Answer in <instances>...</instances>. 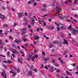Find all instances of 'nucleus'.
<instances>
[{"label":"nucleus","instance_id":"obj_40","mask_svg":"<svg viewBox=\"0 0 78 78\" xmlns=\"http://www.w3.org/2000/svg\"><path fill=\"white\" fill-rule=\"evenodd\" d=\"M69 34V38H70V37H71V34L70 33H69L68 34Z\"/></svg>","mask_w":78,"mask_h":78},{"label":"nucleus","instance_id":"obj_55","mask_svg":"<svg viewBox=\"0 0 78 78\" xmlns=\"http://www.w3.org/2000/svg\"><path fill=\"white\" fill-rule=\"evenodd\" d=\"M12 57H13V58H15V54H12Z\"/></svg>","mask_w":78,"mask_h":78},{"label":"nucleus","instance_id":"obj_14","mask_svg":"<svg viewBox=\"0 0 78 78\" xmlns=\"http://www.w3.org/2000/svg\"><path fill=\"white\" fill-rule=\"evenodd\" d=\"M9 25L8 24H5V25H4L3 26V27H4V28H5L6 27H9Z\"/></svg>","mask_w":78,"mask_h":78},{"label":"nucleus","instance_id":"obj_57","mask_svg":"<svg viewBox=\"0 0 78 78\" xmlns=\"http://www.w3.org/2000/svg\"><path fill=\"white\" fill-rule=\"evenodd\" d=\"M61 36L62 37H64V35L63 34H61Z\"/></svg>","mask_w":78,"mask_h":78},{"label":"nucleus","instance_id":"obj_21","mask_svg":"<svg viewBox=\"0 0 78 78\" xmlns=\"http://www.w3.org/2000/svg\"><path fill=\"white\" fill-rule=\"evenodd\" d=\"M21 34L22 35H25L26 34V32H22Z\"/></svg>","mask_w":78,"mask_h":78},{"label":"nucleus","instance_id":"obj_30","mask_svg":"<svg viewBox=\"0 0 78 78\" xmlns=\"http://www.w3.org/2000/svg\"><path fill=\"white\" fill-rule=\"evenodd\" d=\"M47 6L45 4H44L43 5V7H44V8H46Z\"/></svg>","mask_w":78,"mask_h":78},{"label":"nucleus","instance_id":"obj_45","mask_svg":"<svg viewBox=\"0 0 78 78\" xmlns=\"http://www.w3.org/2000/svg\"><path fill=\"white\" fill-rule=\"evenodd\" d=\"M23 30H24V31H26L27 30V29L26 28H23Z\"/></svg>","mask_w":78,"mask_h":78},{"label":"nucleus","instance_id":"obj_8","mask_svg":"<svg viewBox=\"0 0 78 78\" xmlns=\"http://www.w3.org/2000/svg\"><path fill=\"white\" fill-rule=\"evenodd\" d=\"M29 73H28V75H29L30 76H32V73H31V72H32V71L31 70L29 71Z\"/></svg>","mask_w":78,"mask_h":78},{"label":"nucleus","instance_id":"obj_51","mask_svg":"<svg viewBox=\"0 0 78 78\" xmlns=\"http://www.w3.org/2000/svg\"><path fill=\"white\" fill-rule=\"evenodd\" d=\"M66 21H67V22H71V20H66Z\"/></svg>","mask_w":78,"mask_h":78},{"label":"nucleus","instance_id":"obj_49","mask_svg":"<svg viewBox=\"0 0 78 78\" xmlns=\"http://www.w3.org/2000/svg\"><path fill=\"white\" fill-rule=\"evenodd\" d=\"M12 53H15V54H16V52L14 51V50L12 51Z\"/></svg>","mask_w":78,"mask_h":78},{"label":"nucleus","instance_id":"obj_44","mask_svg":"<svg viewBox=\"0 0 78 78\" xmlns=\"http://www.w3.org/2000/svg\"><path fill=\"white\" fill-rule=\"evenodd\" d=\"M55 66H56V67H59V65L58 64H55Z\"/></svg>","mask_w":78,"mask_h":78},{"label":"nucleus","instance_id":"obj_4","mask_svg":"<svg viewBox=\"0 0 78 78\" xmlns=\"http://www.w3.org/2000/svg\"><path fill=\"white\" fill-rule=\"evenodd\" d=\"M1 75L2 76H4L5 75V78H7V77H6V73L4 72H2V73H1Z\"/></svg>","mask_w":78,"mask_h":78},{"label":"nucleus","instance_id":"obj_42","mask_svg":"<svg viewBox=\"0 0 78 78\" xmlns=\"http://www.w3.org/2000/svg\"><path fill=\"white\" fill-rule=\"evenodd\" d=\"M0 45H5V43H0Z\"/></svg>","mask_w":78,"mask_h":78},{"label":"nucleus","instance_id":"obj_7","mask_svg":"<svg viewBox=\"0 0 78 78\" xmlns=\"http://www.w3.org/2000/svg\"><path fill=\"white\" fill-rule=\"evenodd\" d=\"M72 33L73 34H76V30H75V29H73V32Z\"/></svg>","mask_w":78,"mask_h":78},{"label":"nucleus","instance_id":"obj_38","mask_svg":"<svg viewBox=\"0 0 78 78\" xmlns=\"http://www.w3.org/2000/svg\"><path fill=\"white\" fill-rule=\"evenodd\" d=\"M58 41H54L53 42V44H56V43H57V42H58Z\"/></svg>","mask_w":78,"mask_h":78},{"label":"nucleus","instance_id":"obj_63","mask_svg":"<svg viewBox=\"0 0 78 78\" xmlns=\"http://www.w3.org/2000/svg\"><path fill=\"white\" fill-rule=\"evenodd\" d=\"M42 54L43 55H45V52H44V51H42Z\"/></svg>","mask_w":78,"mask_h":78},{"label":"nucleus","instance_id":"obj_2","mask_svg":"<svg viewBox=\"0 0 78 78\" xmlns=\"http://www.w3.org/2000/svg\"><path fill=\"white\" fill-rule=\"evenodd\" d=\"M22 41V40L19 39V40L16 39L15 40L14 42L15 43H17V44H18V43H19L20 42Z\"/></svg>","mask_w":78,"mask_h":78},{"label":"nucleus","instance_id":"obj_33","mask_svg":"<svg viewBox=\"0 0 78 78\" xmlns=\"http://www.w3.org/2000/svg\"><path fill=\"white\" fill-rule=\"evenodd\" d=\"M3 49V47L1 46L0 47V50H2Z\"/></svg>","mask_w":78,"mask_h":78},{"label":"nucleus","instance_id":"obj_28","mask_svg":"<svg viewBox=\"0 0 78 78\" xmlns=\"http://www.w3.org/2000/svg\"><path fill=\"white\" fill-rule=\"evenodd\" d=\"M33 71H34V72H37V69H33Z\"/></svg>","mask_w":78,"mask_h":78},{"label":"nucleus","instance_id":"obj_1","mask_svg":"<svg viewBox=\"0 0 78 78\" xmlns=\"http://www.w3.org/2000/svg\"><path fill=\"white\" fill-rule=\"evenodd\" d=\"M18 17H19V18H21L22 17V16H23V13L22 12L21 13H18Z\"/></svg>","mask_w":78,"mask_h":78},{"label":"nucleus","instance_id":"obj_41","mask_svg":"<svg viewBox=\"0 0 78 78\" xmlns=\"http://www.w3.org/2000/svg\"><path fill=\"white\" fill-rule=\"evenodd\" d=\"M42 10L44 12H45V8H43Z\"/></svg>","mask_w":78,"mask_h":78},{"label":"nucleus","instance_id":"obj_47","mask_svg":"<svg viewBox=\"0 0 78 78\" xmlns=\"http://www.w3.org/2000/svg\"><path fill=\"white\" fill-rule=\"evenodd\" d=\"M20 31L21 32H23V31H24L23 29H21L20 30Z\"/></svg>","mask_w":78,"mask_h":78},{"label":"nucleus","instance_id":"obj_39","mask_svg":"<svg viewBox=\"0 0 78 78\" xmlns=\"http://www.w3.org/2000/svg\"><path fill=\"white\" fill-rule=\"evenodd\" d=\"M28 4L30 5V4H31V1H29L28 2Z\"/></svg>","mask_w":78,"mask_h":78},{"label":"nucleus","instance_id":"obj_37","mask_svg":"<svg viewBox=\"0 0 78 78\" xmlns=\"http://www.w3.org/2000/svg\"><path fill=\"white\" fill-rule=\"evenodd\" d=\"M34 22H35V21H31V23L32 25H34Z\"/></svg>","mask_w":78,"mask_h":78},{"label":"nucleus","instance_id":"obj_59","mask_svg":"<svg viewBox=\"0 0 78 78\" xmlns=\"http://www.w3.org/2000/svg\"><path fill=\"white\" fill-rule=\"evenodd\" d=\"M44 68L45 69H48V67H47L46 66H44Z\"/></svg>","mask_w":78,"mask_h":78},{"label":"nucleus","instance_id":"obj_58","mask_svg":"<svg viewBox=\"0 0 78 78\" xmlns=\"http://www.w3.org/2000/svg\"><path fill=\"white\" fill-rule=\"evenodd\" d=\"M57 72H60V70L59 69H57L56 71Z\"/></svg>","mask_w":78,"mask_h":78},{"label":"nucleus","instance_id":"obj_56","mask_svg":"<svg viewBox=\"0 0 78 78\" xmlns=\"http://www.w3.org/2000/svg\"><path fill=\"white\" fill-rule=\"evenodd\" d=\"M59 15H61L58 13H57L55 15V16H58H58H59Z\"/></svg>","mask_w":78,"mask_h":78},{"label":"nucleus","instance_id":"obj_32","mask_svg":"<svg viewBox=\"0 0 78 78\" xmlns=\"http://www.w3.org/2000/svg\"><path fill=\"white\" fill-rule=\"evenodd\" d=\"M57 29L58 31H59L60 30V28L59 27H57Z\"/></svg>","mask_w":78,"mask_h":78},{"label":"nucleus","instance_id":"obj_13","mask_svg":"<svg viewBox=\"0 0 78 78\" xmlns=\"http://www.w3.org/2000/svg\"><path fill=\"white\" fill-rule=\"evenodd\" d=\"M16 75H17V72H14V73H13V75H12L13 76V77H14V76H16Z\"/></svg>","mask_w":78,"mask_h":78},{"label":"nucleus","instance_id":"obj_36","mask_svg":"<svg viewBox=\"0 0 78 78\" xmlns=\"http://www.w3.org/2000/svg\"><path fill=\"white\" fill-rule=\"evenodd\" d=\"M74 2V3H78V0H75Z\"/></svg>","mask_w":78,"mask_h":78},{"label":"nucleus","instance_id":"obj_23","mask_svg":"<svg viewBox=\"0 0 78 78\" xmlns=\"http://www.w3.org/2000/svg\"><path fill=\"white\" fill-rule=\"evenodd\" d=\"M56 9L57 11H59V7L58 6H56Z\"/></svg>","mask_w":78,"mask_h":78},{"label":"nucleus","instance_id":"obj_29","mask_svg":"<svg viewBox=\"0 0 78 78\" xmlns=\"http://www.w3.org/2000/svg\"><path fill=\"white\" fill-rule=\"evenodd\" d=\"M22 39L24 41V42H26V41H27V39H24V38H22Z\"/></svg>","mask_w":78,"mask_h":78},{"label":"nucleus","instance_id":"obj_31","mask_svg":"<svg viewBox=\"0 0 78 78\" xmlns=\"http://www.w3.org/2000/svg\"><path fill=\"white\" fill-rule=\"evenodd\" d=\"M3 66H4L5 68L6 69L8 68V67H7V66H6L5 65V64H3Z\"/></svg>","mask_w":78,"mask_h":78},{"label":"nucleus","instance_id":"obj_48","mask_svg":"<svg viewBox=\"0 0 78 78\" xmlns=\"http://www.w3.org/2000/svg\"><path fill=\"white\" fill-rule=\"evenodd\" d=\"M24 46H25V47H28V44H26L24 45Z\"/></svg>","mask_w":78,"mask_h":78},{"label":"nucleus","instance_id":"obj_27","mask_svg":"<svg viewBox=\"0 0 78 78\" xmlns=\"http://www.w3.org/2000/svg\"><path fill=\"white\" fill-rule=\"evenodd\" d=\"M31 20H32V21L35 22V20H34V18H31Z\"/></svg>","mask_w":78,"mask_h":78},{"label":"nucleus","instance_id":"obj_64","mask_svg":"<svg viewBox=\"0 0 78 78\" xmlns=\"http://www.w3.org/2000/svg\"><path fill=\"white\" fill-rule=\"evenodd\" d=\"M75 73H76V75H78V71L75 72Z\"/></svg>","mask_w":78,"mask_h":78},{"label":"nucleus","instance_id":"obj_3","mask_svg":"<svg viewBox=\"0 0 78 78\" xmlns=\"http://www.w3.org/2000/svg\"><path fill=\"white\" fill-rule=\"evenodd\" d=\"M0 17L1 19L3 20L5 18V15H3L2 14H0Z\"/></svg>","mask_w":78,"mask_h":78},{"label":"nucleus","instance_id":"obj_15","mask_svg":"<svg viewBox=\"0 0 78 78\" xmlns=\"http://www.w3.org/2000/svg\"><path fill=\"white\" fill-rule=\"evenodd\" d=\"M60 29H61V30H66V28L65 27H60Z\"/></svg>","mask_w":78,"mask_h":78},{"label":"nucleus","instance_id":"obj_11","mask_svg":"<svg viewBox=\"0 0 78 78\" xmlns=\"http://www.w3.org/2000/svg\"><path fill=\"white\" fill-rule=\"evenodd\" d=\"M44 61H48V60H49V57H48V58H43Z\"/></svg>","mask_w":78,"mask_h":78},{"label":"nucleus","instance_id":"obj_17","mask_svg":"<svg viewBox=\"0 0 78 78\" xmlns=\"http://www.w3.org/2000/svg\"><path fill=\"white\" fill-rule=\"evenodd\" d=\"M49 28L51 30H53V29L55 28V27H52V26H49Z\"/></svg>","mask_w":78,"mask_h":78},{"label":"nucleus","instance_id":"obj_34","mask_svg":"<svg viewBox=\"0 0 78 78\" xmlns=\"http://www.w3.org/2000/svg\"><path fill=\"white\" fill-rule=\"evenodd\" d=\"M6 32L5 33V35H7L8 34V31L7 30H5Z\"/></svg>","mask_w":78,"mask_h":78},{"label":"nucleus","instance_id":"obj_22","mask_svg":"<svg viewBox=\"0 0 78 78\" xmlns=\"http://www.w3.org/2000/svg\"><path fill=\"white\" fill-rule=\"evenodd\" d=\"M58 17H59V18H60V19H61L62 20H64V18L63 17L60 16H58Z\"/></svg>","mask_w":78,"mask_h":78},{"label":"nucleus","instance_id":"obj_60","mask_svg":"<svg viewBox=\"0 0 78 78\" xmlns=\"http://www.w3.org/2000/svg\"><path fill=\"white\" fill-rule=\"evenodd\" d=\"M66 54V53H68V51L67 50H65L64 52Z\"/></svg>","mask_w":78,"mask_h":78},{"label":"nucleus","instance_id":"obj_25","mask_svg":"<svg viewBox=\"0 0 78 78\" xmlns=\"http://www.w3.org/2000/svg\"><path fill=\"white\" fill-rule=\"evenodd\" d=\"M20 68H18L17 69V72H18V73H19V72H20Z\"/></svg>","mask_w":78,"mask_h":78},{"label":"nucleus","instance_id":"obj_12","mask_svg":"<svg viewBox=\"0 0 78 78\" xmlns=\"http://www.w3.org/2000/svg\"><path fill=\"white\" fill-rule=\"evenodd\" d=\"M2 33V30H0V36H3V34Z\"/></svg>","mask_w":78,"mask_h":78},{"label":"nucleus","instance_id":"obj_50","mask_svg":"<svg viewBox=\"0 0 78 78\" xmlns=\"http://www.w3.org/2000/svg\"><path fill=\"white\" fill-rule=\"evenodd\" d=\"M52 62H53V63H55V60L54 59L52 60Z\"/></svg>","mask_w":78,"mask_h":78},{"label":"nucleus","instance_id":"obj_52","mask_svg":"<svg viewBox=\"0 0 78 78\" xmlns=\"http://www.w3.org/2000/svg\"><path fill=\"white\" fill-rule=\"evenodd\" d=\"M33 67L32 66H31V67H30V70H33Z\"/></svg>","mask_w":78,"mask_h":78},{"label":"nucleus","instance_id":"obj_20","mask_svg":"<svg viewBox=\"0 0 78 78\" xmlns=\"http://www.w3.org/2000/svg\"><path fill=\"white\" fill-rule=\"evenodd\" d=\"M60 62L62 64H65V62L61 60Z\"/></svg>","mask_w":78,"mask_h":78},{"label":"nucleus","instance_id":"obj_24","mask_svg":"<svg viewBox=\"0 0 78 78\" xmlns=\"http://www.w3.org/2000/svg\"><path fill=\"white\" fill-rule=\"evenodd\" d=\"M53 70H54V69H53L51 68L50 69V71L51 72H53Z\"/></svg>","mask_w":78,"mask_h":78},{"label":"nucleus","instance_id":"obj_46","mask_svg":"<svg viewBox=\"0 0 78 78\" xmlns=\"http://www.w3.org/2000/svg\"><path fill=\"white\" fill-rule=\"evenodd\" d=\"M68 3H69L70 4V3H72V2H71V1L70 0H68Z\"/></svg>","mask_w":78,"mask_h":78},{"label":"nucleus","instance_id":"obj_54","mask_svg":"<svg viewBox=\"0 0 78 78\" xmlns=\"http://www.w3.org/2000/svg\"><path fill=\"white\" fill-rule=\"evenodd\" d=\"M60 78H69L68 76H66L65 78H64V77H61Z\"/></svg>","mask_w":78,"mask_h":78},{"label":"nucleus","instance_id":"obj_35","mask_svg":"<svg viewBox=\"0 0 78 78\" xmlns=\"http://www.w3.org/2000/svg\"><path fill=\"white\" fill-rule=\"evenodd\" d=\"M24 14L25 16H28V13L27 12H25L24 13Z\"/></svg>","mask_w":78,"mask_h":78},{"label":"nucleus","instance_id":"obj_9","mask_svg":"<svg viewBox=\"0 0 78 78\" xmlns=\"http://www.w3.org/2000/svg\"><path fill=\"white\" fill-rule=\"evenodd\" d=\"M64 42H63V44H67V40H64Z\"/></svg>","mask_w":78,"mask_h":78},{"label":"nucleus","instance_id":"obj_43","mask_svg":"<svg viewBox=\"0 0 78 78\" xmlns=\"http://www.w3.org/2000/svg\"><path fill=\"white\" fill-rule=\"evenodd\" d=\"M34 56L36 58H38V55H35Z\"/></svg>","mask_w":78,"mask_h":78},{"label":"nucleus","instance_id":"obj_53","mask_svg":"<svg viewBox=\"0 0 78 78\" xmlns=\"http://www.w3.org/2000/svg\"><path fill=\"white\" fill-rule=\"evenodd\" d=\"M55 51V49H52L51 50V52H53V51Z\"/></svg>","mask_w":78,"mask_h":78},{"label":"nucleus","instance_id":"obj_10","mask_svg":"<svg viewBox=\"0 0 78 78\" xmlns=\"http://www.w3.org/2000/svg\"><path fill=\"white\" fill-rule=\"evenodd\" d=\"M24 20L25 22H26V23H25V24L26 25H27L28 24V20L27 19V18H24Z\"/></svg>","mask_w":78,"mask_h":78},{"label":"nucleus","instance_id":"obj_62","mask_svg":"<svg viewBox=\"0 0 78 78\" xmlns=\"http://www.w3.org/2000/svg\"><path fill=\"white\" fill-rule=\"evenodd\" d=\"M44 67V65H42V66H41V67H40V68H41V69H42V68Z\"/></svg>","mask_w":78,"mask_h":78},{"label":"nucleus","instance_id":"obj_6","mask_svg":"<svg viewBox=\"0 0 78 78\" xmlns=\"http://www.w3.org/2000/svg\"><path fill=\"white\" fill-rule=\"evenodd\" d=\"M18 61H19V62H20L21 63H23L22 60H23V58H22L21 57L20 58V59L19 58H18Z\"/></svg>","mask_w":78,"mask_h":78},{"label":"nucleus","instance_id":"obj_5","mask_svg":"<svg viewBox=\"0 0 78 78\" xmlns=\"http://www.w3.org/2000/svg\"><path fill=\"white\" fill-rule=\"evenodd\" d=\"M34 40H38L39 39V37L37 36H34Z\"/></svg>","mask_w":78,"mask_h":78},{"label":"nucleus","instance_id":"obj_26","mask_svg":"<svg viewBox=\"0 0 78 78\" xmlns=\"http://www.w3.org/2000/svg\"><path fill=\"white\" fill-rule=\"evenodd\" d=\"M68 29L69 30H72V26H69L68 27Z\"/></svg>","mask_w":78,"mask_h":78},{"label":"nucleus","instance_id":"obj_19","mask_svg":"<svg viewBox=\"0 0 78 78\" xmlns=\"http://www.w3.org/2000/svg\"><path fill=\"white\" fill-rule=\"evenodd\" d=\"M7 63H9V64H11L12 63V61L9 60H7Z\"/></svg>","mask_w":78,"mask_h":78},{"label":"nucleus","instance_id":"obj_18","mask_svg":"<svg viewBox=\"0 0 78 78\" xmlns=\"http://www.w3.org/2000/svg\"><path fill=\"white\" fill-rule=\"evenodd\" d=\"M12 46L13 47H14V48H15L16 49H17V48L16 47V46L14 44H12Z\"/></svg>","mask_w":78,"mask_h":78},{"label":"nucleus","instance_id":"obj_16","mask_svg":"<svg viewBox=\"0 0 78 78\" xmlns=\"http://www.w3.org/2000/svg\"><path fill=\"white\" fill-rule=\"evenodd\" d=\"M49 48H52L53 47V44L52 43H50L49 45Z\"/></svg>","mask_w":78,"mask_h":78},{"label":"nucleus","instance_id":"obj_61","mask_svg":"<svg viewBox=\"0 0 78 78\" xmlns=\"http://www.w3.org/2000/svg\"><path fill=\"white\" fill-rule=\"evenodd\" d=\"M10 53V52H8L7 53V55H9V53Z\"/></svg>","mask_w":78,"mask_h":78}]
</instances>
